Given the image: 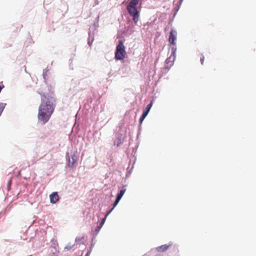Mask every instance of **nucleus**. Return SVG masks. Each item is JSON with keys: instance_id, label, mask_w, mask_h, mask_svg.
Instances as JSON below:
<instances>
[{"instance_id": "14", "label": "nucleus", "mask_w": 256, "mask_h": 256, "mask_svg": "<svg viewBox=\"0 0 256 256\" xmlns=\"http://www.w3.org/2000/svg\"><path fill=\"white\" fill-rule=\"evenodd\" d=\"M5 106V104L3 103L0 104V115H1L2 112L3 111Z\"/></svg>"}, {"instance_id": "19", "label": "nucleus", "mask_w": 256, "mask_h": 256, "mask_svg": "<svg viewBox=\"0 0 256 256\" xmlns=\"http://www.w3.org/2000/svg\"><path fill=\"white\" fill-rule=\"evenodd\" d=\"M50 134V132H48L46 134L45 136H46L47 135H48V134Z\"/></svg>"}, {"instance_id": "18", "label": "nucleus", "mask_w": 256, "mask_h": 256, "mask_svg": "<svg viewBox=\"0 0 256 256\" xmlns=\"http://www.w3.org/2000/svg\"><path fill=\"white\" fill-rule=\"evenodd\" d=\"M52 242H54V245H56V246H58V243H57V242H56V240H52Z\"/></svg>"}, {"instance_id": "9", "label": "nucleus", "mask_w": 256, "mask_h": 256, "mask_svg": "<svg viewBox=\"0 0 256 256\" xmlns=\"http://www.w3.org/2000/svg\"><path fill=\"white\" fill-rule=\"evenodd\" d=\"M172 244V242H170L168 244H163L156 248L158 252H163L166 250Z\"/></svg>"}, {"instance_id": "17", "label": "nucleus", "mask_w": 256, "mask_h": 256, "mask_svg": "<svg viewBox=\"0 0 256 256\" xmlns=\"http://www.w3.org/2000/svg\"><path fill=\"white\" fill-rule=\"evenodd\" d=\"M176 47H173L172 48V54L174 55L175 54V52H176Z\"/></svg>"}, {"instance_id": "8", "label": "nucleus", "mask_w": 256, "mask_h": 256, "mask_svg": "<svg viewBox=\"0 0 256 256\" xmlns=\"http://www.w3.org/2000/svg\"><path fill=\"white\" fill-rule=\"evenodd\" d=\"M125 192H126V190L125 189L124 190H122L120 191V192L118 194V196H116V200L114 202L113 204V207H112L113 209L118 204V203L120 200V198H122V196L124 194Z\"/></svg>"}, {"instance_id": "6", "label": "nucleus", "mask_w": 256, "mask_h": 256, "mask_svg": "<svg viewBox=\"0 0 256 256\" xmlns=\"http://www.w3.org/2000/svg\"><path fill=\"white\" fill-rule=\"evenodd\" d=\"M152 105V101L146 107V110L143 112L142 114L140 119V122H142L149 112Z\"/></svg>"}, {"instance_id": "12", "label": "nucleus", "mask_w": 256, "mask_h": 256, "mask_svg": "<svg viewBox=\"0 0 256 256\" xmlns=\"http://www.w3.org/2000/svg\"><path fill=\"white\" fill-rule=\"evenodd\" d=\"M140 0H131L129 2L130 8H136V6L138 4Z\"/></svg>"}, {"instance_id": "13", "label": "nucleus", "mask_w": 256, "mask_h": 256, "mask_svg": "<svg viewBox=\"0 0 256 256\" xmlns=\"http://www.w3.org/2000/svg\"><path fill=\"white\" fill-rule=\"evenodd\" d=\"M198 58H200V63L202 64H204V56L202 54H199L198 56Z\"/></svg>"}, {"instance_id": "15", "label": "nucleus", "mask_w": 256, "mask_h": 256, "mask_svg": "<svg viewBox=\"0 0 256 256\" xmlns=\"http://www.w3.org/2000/svg\"><path fill=\"white\" fill-rule=\"evenodd\" d=\"M84 239V237H82V238H76V242H80L82 240Z\"/></svg>"}, {"instance_id": "7", "label": "nucleus", "mask_w": 256, "mask_h": 256, "mask_svg": "<svg viewBox=\"0 0 256 256\" xmlns=\"http://www.w3.org/2000/svg\"><path fill=\"white\" fill-rule=\"evenodd\" d=\"M50 202L52 204H56L59 200V196L57 192H53L50 195Z\"/></svg>"}, {"instance_id": "11", "label": "nucleus", "mask_w": 256, "mask_h": 256, "mask_svg": "<svg viewBox=\"0 0 256 256\" xmlns=\"http://www.w3.org/2000/svg\"><path fill=\"white\" fill-rule=\"evenodd\" d=\"M113 210V208H112L111 210H110L109 211H108L104 218H103L100 224V226L98 227L99 229H100L104 225L105 220L111 212Z\"/></svg>"}, {"instance_id": "2", "label": "nucleus", "mask_w": 256, "mask_h": 256, "mask_svg": "<svg viewBox=\"0 0 256 256\" xmlns=\"http://www.w3.org/2000/svg\"><path fill=\"white\" fill-rule=\"evenodd\" d=\"M125 54L124 46L122 42L120 41L118 46H116V52H115V58L116 60H122L124 58Z\"/></svg>"}, {"instance_id": "5", "label": "nucleus", "mask_w": 256, "mask_h": 256, "mask_svg": "<svg viewBox=\"0 0 256 256\" xmlns=\"http://www.w3.org/2000/svg\"><path fill=\"white\" fill-rule=\"evenodd\" d=\"M177 32L176 30H172L170 31L168 38L169 42L173 45H176L175 40L176 39Z\"/></svg>"}, {"instance_id": "20", "label": "nucleus", "mask_w": 256, "mask_h": 256, "mask_svg": "<svg viewBox=\"0 0 256 256\" xmlns=\"http://www.w3.org/2000/svg\"><path fill=\"white\" fill-rule=\"evenodd\" d=\"M126 8L127 10H128V5H127V6H126Z\"/></svg>"}, {"instance_id": "1", "label": "nucleus", "mask_w": 256, "mask_h": 256, "mask_svg": "<svg viewBox=\"0 0 256 256\" xmlns=\"http://www.w3.org/2000/svg\"><path fill=\"white\" fill-rule=\"evenodd\" d=\"M41 104L38 108V122L42 124L50 120L55 108L54 98L49 96L41 94Z\"/></svg>"}, {"instance_id": "3", "label": "nucleus", "mask_w": 256, "mask_h": 256, "mask_svg": "<svg viewBox=\"0 0 256 256\" xmlns=\"http://www.w3.org/2000/svg\"><path fill=\"white\" fill-rule=\"evenodd\" d=\"M140 10V6L138 8H130V5H129V14L132 17V20L135 24H136L139 20Z\"/></svg>"}, {"instance_id": "10", "label": "nucleus", "mask_w": 256, "mask_h": 256, "mask_svg": "<svg viewBox=\"0 0 256 256\" xmlns=\"http://www.w3.org/2000/svg\"><path fill=\"white\" fill-rule=\"evenodd\" d=\"M138 148V145H136V149H133L132 150V154L133 155V158H134V160H133V162H132V167L131 168V169L130 170H129V172H128V174H129V176L130 174V173H131V170H132V168H134V164L136 163V157L135 156V154L136 153V150Z\"/></svg>"}, {"instance_id": "4", "label": "nucleus", "mask_w": 256, "mask_h": 256, "mask_svg": "<svg viewBox=\"0 0 256 256\" xmlns=\"http://www.w3.org/2000/svg\"><path fill=\"white\" fill-rule=\"evenodd\" d=\"M78 157V152H76L72 156L71 158H69L68 166L70 168H73L74 164L77 162Z\"/></svg>"}, {"instance_id": "16", "label": "nucleus", "mask_w": 256, "mask_h": 256, "mask_svg": "<svg viewBox=\"0 0 256 256\" xmlns=\"http://www.w3.org/2000/svg\"><path fill=\"white\" fill-rule=\"evenodd\" d=\"M73 247V246H67L64 248V249L70 250Z\"/></svg>"}]
</instances>
